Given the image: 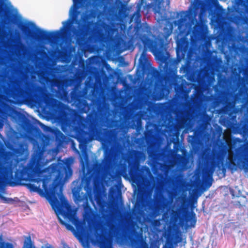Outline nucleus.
<instances>
[{
    "label": "nucleus",
    "mask_w": 248,
    "mask_h": 248,
    "mask_svg": "<svg viewBox=\"0 0 248 248\" xmlns=\"http://www.w3.org/2000/svg\"><path fill=\"white\" fill-rule=\"evenodd\" d=\"M44 149L38 145L33 152L29 163L27 166H19L17 169V162L10 153H6L3 156V160L0 161V188L1 187L3 180L7 181L9 186H15L23 185L22 181L30 180L37 183V185L28 183L26 186L31 192L41 191L40 185H44V181L39 178L43 172V155Z\"/></svg>",
    "instance_id": "obj_1"
},
{
    "label": "nucleus",
    "mask_w": 248,
    "mask_h": 248,
    "mask_svg": "<svg viewBox=\"0 0 248 248\" xmlns=\"http://www.w3.org/2000/svg\"><path fill=\"white\" fill-rule=\"evenodd\" d=\"M173 31V25L171 23H167L163 30V33L154 39L147 38L143 41L145 49L148 48L159 61L160 66H163L165 72L164 74L157 69L152 70V77L159 84L163 87L166 84H172L176 76L177 69L174 62L169 59V53L167 51L168 45L171 39H169Z\"/></svg>",
    "instance_id": "obj_2"
},
{
    "label": "nucleus",
    "mask_w": 248,
    "mask_h": 248,
    "mask_svg": "<svg viewBox=\"0 0 248 248\" xmlns=\"http://www.w3.org/2000/svg\"><path fill=\"white\" fill-rule=\"evenodd\" d=\"M20 78H13L4 73H0V93L7 96H18L33 103L42 101L41 87L31 80L35 76L28 74L27 70L20 71Z\"/></svg>",
    "instance_id": "obj_3"
},
{
    "label": "nucleus",
    "mask_w": 248,
    "mask_h": 248,
    "mask_svg": "<svg viewBox=\"0 0 248 248\" xmlns=\"http://www.w3.org/2000/svg\"><path fill=\"white\" fill-rule=\"evenodd\" d=\"M228 153V167L231 170H236L237 166L244 167L248 162V148L245 144L233 151L228 149L227 145L221 143L218 146L217 149L214 148L211 153L205 155V161L207 171L212 174L217 167L220 168L219 164L221 160Z\"/></svg>",
    "instance_id": "obj_4"
},
{
    "label": "nucleus",
    "mask_w": 248,
    "mask_h": 248,
    "mask_svg": "<svg viewBox=\"0 0 248 248\" xmlns=\"http://www.w3.org/2000/svg\"><path fill=\"white\" fill-rule=\"evenodd\" d=\"M195 9H191L187 13L185 12H182L181 17L177 20L173 22L175 26H177L180 35L184 34V36L179 38L178 35L176 39V61L177 62H180L182 60L184 59L186 55L188 53L189 49V42L186 35L187 34L186 31L187 28L186 21L187 18L191 17H195L197 13L196 9L198 8V6H194Z\"/></svg>",
    "instance_id": "obj_5"
},
{
    "label": "nucleus",
    "mask_w": 248,
    "mask_h": 248,
    "mask_svg": "<svg viewBox=\"0 0 248 248\" xmlns=\"http://www.w3.org/2000/svg\"><path fill=\"white\" fill-rule=\"evenodd\" d=\"M114 151L111 148L107 147L104 151V158L101 162H96L93 166L92 174L85 176L82 182L85 181V189L87 190L92 188V184L95 177H100L110 169L114 160Z\"/></svg>",
    "instance_id": "obj_6"
},
{
    "label": "nucleus",
    "mask_w": 248,
    "mask_h": 248,
    "mask_svg": "<svg viewBox=\"0 0 248 248\" xmlns=\"http://www.w3.org/2000/svg\"><path fill=\"white\" fill-rule=\"evenodd\" d=\"M48 170L52 174L56 173L53 184L52 194L53 196L59 195L57 190L62 193V187H60L64 181L68 179L72 174L73 170L70 163L62 161L58 163H53L48 167Z\"/></svg>",
    "instance_id": "obj_7"
},
{
    "label": "nucleus",
    "mask_w": 248,
    "mask_h": 248,
    "mask_svg": "<svg viewBox=\"0 0 248 248\" xmlns=\"http://www.w3.org/2000/svg\"><path fill=\"white\" fill-rule=\"evenodd\" d=\"M142 156L143 153L141 151L135 150H132L130 152L128 156V170L126 165L124 164L122 167L123 171L124 173L128 171V174L133 181L140 182L144 178L143 175L136 164V162L139 161Z\"/></svg>",
    "instance_id": "obj_8"
},
{
    "label": "nucleus",
    "mask_w": 248,
    "mask_h": 248,
    "mask_svg": "<svg viewBox=\"0 0 248 248\" xmlns=\"http://www.w3.org/2000/svg\"><path fill=\"white\" fill-rule=\"evenodd\" d=\"M108 118L105 109L100 106L93 108L88 114L85 124L88 130L92 133H96L98 131L99 123L105 122Z\"/></svg>",
    "instance_id": "obj_9"
},
{
    "label": "nucleus",
    "mask_w": 248,
    "mask_h": 248,
    "mask_svg": "<svg viewBox=\"0 0 248 248\" xmlns=\"http://www.w3.org/2000/svg\"><path fill=\"white\" fill-rule=\"evenodd\" d=\"M97 15V10L96 9H92L89 14L81 17V19L84 23L81 25L79 24L78 30L74 28L73 33L76 36V44L79 46H83L87 42L88 34L87 25L86 23L87 20L91 18L96 17Z\"/></svg>",
    "instance_id": "obj_10"
},
{
    "label": "nucleus",
    "mask_w": 248,
    "mask_h": 248,
    "mask_svg": "<svg viewBox=\"0 0 248 248\" xmlns=\"http://www.w3.org/2000/svg\"><path fill=\"white\" fill-rule=\"evenodd\" d=\"M71 100L77 109L81 113H88L91 106L83 98L82 91L75 89L70 93Z\"/></svg>",
    "instance_id": "obj_11"
},
{
    "label": "nucleus",
    "mask_w": 248,
    "mask_h": 248,
    "mask_svg": "<svg viewBox=\"0 0 248 248\" xmlns=\"http://www.w3.org/2000/svg\"><path fill=\"white\" fill-rule=\"evenodd\" d=\"M63 26L61 28L60 31H47L41 29H37V33L35 34V37L39 40H46L50 42L58 38L60 35V31H62L68 28L70 26L69 20L63 22Z\"/></svg>",
    "instance_id": "obj_12"
},
{
    "label": "nucleus",
    "mask_w": 248,
    "mask_h": 248,
    "mask_svg": "<svg viewBox=\"0 0 248 248\" xmlns=\"http://www.w3.org/2000/svg\"><path fill=\"white\" fill-rule=\"evenodd\" d=\"M61 214L69 221H71L75 226L79 234H81L85 229V222L81 221L76 217L73 210L69 206L66 207L65 210H62Z\"/></svg>",
    "instance_id": "obj_13"
},
{
    "label": "nucleus",
    "mask_w": 248,
    "mask_h": 248,
    "mask_svg": "<svg viewBox=\"0 0 248 248\" xmlns=\"http://www.w3.org/2000/svg\"><path fill=\"white\" fill-rule=\"evenodd\" d=\"M19 113L9 104L4 101H0V129L3 126V121L4 119L8 117L14 118Z\"/></svg>",
    "instance_id": "obj_14"
},
{
    "label": "nucleus",
    "mask_w": 248,
    "mask_h": 248,
    "mask_svg": "<svg viewBox=\"0 0 248 248\" xmlns=\"http://www.w3.org/2000/svg\"><path fill=\"white\" fill-rule=\"evenodd\" d=\"M177 78L176 75L173 82L171 84H174V90L176 93V95L179 99H184L188 96L190 90L187 88L188 84L185 80L182 81L180 84L175 81V79Z\"/></svg>",
    "instance_id": "obj_15"
},
{
    "label": "nucleus",
    "mask_w": 248,
    "mask_h": 248,
    "mask_svg": "<svg viewBox=\"0 0 248 248\" xmlns=\"http://www.w3.org/2000/svg\"><path fill=\"white\" fill-rule=\"evenodd\" d=\"M37 76L39 82L45 86L53 82L54 74L51 70H46L37 72Z\"/></svg>",
    "instance_id": "obj_16"
},
{
    "label": "nucleus",
    "mask_w": 248,
    "mask_h": 248,
    "mask_svg": "<svg viewBox=\"0 0 248 248\" xmlns=\"http://www.w3.org/2000/svg\"><path fill=\"white\" fill-rule=\"evenodd\" d=\"M180 72L188 80L191 82L195 81L196 78L193 74L191 67L188 65L187 63L182 66L180 69Z\"/></svg>",
    "instance_id": "obj_17"
},
{
    "label": "nucleus",
    "mask_w": 248,
    "mask_h": 248,
    "mask_svg": "<svg viewBox=\"0 0 248 248\" xmlns=\"http://www.w3.org/2000/svg\"><path fill=\"white\" fill-rule=\"evenodd\" d=\"M168 204V201L167 199H162L160 194H156L155 196L154 205L153 207L155 209L165 208Z\"/></svg>",
    "instance_id": "obj_18"
},
{
    "label": "nucleus",
    "mask_w": 248,
    "mask_h": 248,
    "mask_svg": "<svg viewBox=\"0 0 248 248\" xmlns=\"http://www.w3.org/2000/svg\"><path fill=\"white\" fill-rule=\"evenodd\" d=\"M88 133L84 130L79 129L76 132V139L79 143V146L86 143L88 141Z\"/></svg>",
    "instance_id": "obj_19"
},
{
    "label": "nucleus",
    "mask_w": 248,
    "mask_h": 248,
    "mask_svg": "<svg viewBox=\"0 0 248 248\" xmlns=\"http://www.w3.org/2000/svg\"><path fill=\"white\" fill-rule=\"evenodd\" d=\"M235 106V103L232 99H227L225 105L223 108V111L225 114H231Z\"/></svg>",
    "instance_id": "obj_20"
},
{
    "label": "nucleus",
    "mask_w": 248,
    "mask_h": 248,
    "mask_svg": "<svg viewBox=\"0 0 248 248\" xmlns=\"http://www.w3.org/2000/svg\"><path fill=\"white\" fill-rule=\"evenodd\" d=\"M4 3L3 0H0V15L2 18V21L4 23L6 22V19H7V17L5 14L6 12L5 8L3 7Z\"/></svg>",
    "instance_id": "obj_21"
},
{
    "label": "nucleus",
    "mask_w": 248,
    "mask_h": 248,
    "mask_svg": "<svg viewBox=\"0 0 248 248\" xmlns=\"http://www.w3.org/2000/svg\"><path fill=\"white\" fill-rule=\"evenodd\" d=\"M23 248H34L30 235L25 237Z\"/></svg>",
    "instance_id": "obj_22"
},
{
    "label": "nucleus",
    "mask_w": 248,
    "mask_h": 248,
    "mask_svg": "<svg viewBox=\"0 0 248 248\" xmlns=\"http://www.w3.org/2000/svg\"><path fill=\"white\" fill-rule=\"evenodd\" d=\"M93 211L89 206L85 208L84 218L87 220H90L92 218Z\"/></svg>",
    "instance_id": "obj_23"
},
{
    "label": "nucleus",
    "mask_w": 248,
    "mask_h": 248,
    "mask_svg": "<svg viewBox=\"0 0 248 248\" xmlns=\"http://www.w3.org/2000/svg\"><path fill=\"white\" fill-rule=\"evenodd\" d=\"M238 6H241L245 8L246 13L248 16V0H235Z\"/></svg>",
    "instance_id": "obj_24"
},
{
    "label": "nucleus",
    "mask_w": 248,
    "mask_h": 248,
    "mask_svg": "<svg viewBox=\"0 0 248 248\" xmlns=\"http://www.w3.org/2000/svg\"><path fill=\"white\" fill-rule=\"evenodd\" d=\"M73 196L75 198V200L78 202H81L85 199L84 196L80 195V191L78 189L73 192Z\"/></svg>",
    "instance_id": "obj_25"
},
{
    "label": "nucleus",
    "mask_w": 248,
    "mask_h": 248,
    "mask_svg": "<svg viewBox=\"0 0 248 248\" xmlns=\"http://www.w3.org/2000/svg\"><path fill=\"white\" fill-rule=\"evenodd\" d=\"M21 30L27 36H32L31 35V31L26 25H22L20 27Z\"/></svg>",
    "instance_id": "obj_26"
},
{
    "label": "nucleus",
    "mask_w": 248,
    "mask_h": 248,
    "mask_svg": "<svg viewBox=\"0 0 248 248\" xmlns=\"http://www.w3.org/2000/svg\"><path fill=\"white\" fill-rule=\"evenodd\" d=\"M82 0H73L74 3L73 6L75 10V13H78L77 10L80 8Z\"/></svg>",
    "instance_id": "obj_27"
},
{
    "label": "nucleus",
    "mask_w": 248,
    "mask_h": 248,
    "mask_svg": "<svg viewBox=\"0 0 248 248\" xmlns=\"http://www.w3.org/2000/svg\"><path fill=\"white\" fill-rule=\"evenodd\" d=\"M146 53L144 51H143L139 59V63L141 65H144L145 64V61L147 60Z\"/></svg>",
    "instance_id": "obj_28"
},
{
    "label": "nucleus",
    "mask_w": 248,
    "mask_h": 248,
    "mask_svg": "<svg viewBox=\"0 0 248 248\" xmlns=\"http://www.w3.org/2000/svg\"><path fill=\"white\" fill-rule=\"evenodd\" d=\"M190 221V226L192 227H194L195 226L196 223V219L195 217V214H194L193 217H190L189 218L186 219V221Z\"/></svg>",
    "instance_id": "obj_29"
},
{
    "label": "nucleus",
    "mask_w": 248,
    "mask_h": 248,
    "mask_svg": "<svg viewBox=\"0 0 248 248\" xmlns=\"http://www.w3.org/2000/svg\"><path fill=\"white\" fill-rule=\"evenodd\" d=\"M60 222H61L62 224H64L65 225V226L66 227L67 229H68L69 230H70V231L74 230L73 226L69 224L68 223H65L64 222L62 221L61 219L60 220Z\"/></svg>",
    "instance_id": "obj_30"
},
{
    "label": "nucleus",
    "mask_w": 248,
    "mask_h": 248,
    "mask_svg": "<svg viewBox=\"0 0 248 248\" xmlns=\"http://www.w3.org/2000/svg\"><path fill=\"white\" fill-rule=\"evenodd\" d=\"M136 15L137 22H138V20H139L140 21V18L141 17V15L139 11H137V12L136 13Z\"/></svg>",
    "instance_id": "obj_31"
},
{
    "label": "nucleus",
    "mask_w": 248,
    "mask_h": 248,
    "mask_svg": "<svg viewBox=\"0 0 248 248\" xmlns=\"http://www.w3.org/2000/svg\"><path fill=\"white\" fill-rule=\"evenodd\" d=\"M1 248H13V247L11 244H7L6 246H2Z\"/></svg>",
    "instance_id": "obj_32"
},
{
    "label": "nucleus",
    "mask_w": 248,
    "mask_h": 248,
    "mask_svg": "<svg viewBox=\"0 0 248 248\" xmlns=\"http://www.w3.org/2000/svg\"><path fill=\"white\" fill-rule=\"evenodd\" d=\"M206 186L207 187H209L211 186V185H212V182L209 181H206Z\"/></svg>",
    "instance_id": "obj_33"
},
{
    "label": "nucleus",
    "mask_w": 248,
    "mask_h": 248,
    "mask_svg": "<svg viewBox=\"0 0 248 248\" xmlns=\"http://www.w3.org/2000/svg\"><path fill=\"white\" fill-rule=\"evenodd\" d=\"M101 0H100L99 2H95L94 3V6L96 7H99L100 4V3L101 2Z\"/></svg>",
    "instance_id": "obj_34"
},
{
    "label": "nucleus",
    "mask_w": 248,
    "mask_h": 248,
    "mask_svg": "<svg viewBox=\"0 0 248 248\" xmlns=\"http://www.w3.org/2000/svg\"><path fill=\"white\" fill-rule=\"evenodd\" d=\"M162 0H158V8H160V4H161V2Z\"/></svg>",
    "instance_id": "obj_35"
},
{
    "label": "nucleus",
    "mask_w": 248,
    "mask_h": 248,
    "mask_svg": "<svg viewBox=\"0 0 248 248\" xmlns=\"http://www.w3.org/2000/svg\"><path fill=\"white\" fill-rule=\"evenodd\" d=\"M143 28H145V29H147V30L149 29V27H148V26H147L142 27L141 28V30H143Z\"/></svg>",
    "instance_id": "obj_36"
},
{
    "label": "nucleus",
    "mask_w": 248,
    "mask_h": 248,
    "mask_svg": "<svg viewBox=\"0 0 248 248\" xmlns=\"http://www.w3.org/2000/svg\"><path fill=\"white\" fill-rule=\"evenodd\" d=\"M171 248L169 246H166V245L163 246V248Z\"/></svg>",
    "instance_id": "obj_37"
},
{
    "label": "nucleus",
    "mask_w": 248,
    "mask_h": 248,
    "mask_svg": "<svg viewBox=\"0 0 248 248\" xmlns=\"http://www.w3.org/2000/svg\"><path fill=\"white\" fill-rule=\"evenodd\" d=\"M58 133L61 136H62L63 135L62 133V132H61L60 131H58Z\"/></svg>",
    "instance_id": "obj_38"
},
{
    "label": "nucleus",
    "mask_w": 248,
    "mask_h": 248,
    "mask_svg": "<svg viewBox=\"0 0 248 248\" xmlns=\"http://www.w3.org/2000/svg\"><path fill=\"white\" fill-rule=\"evenodd\" d=\"M222 171H223V172H224V173H225V171H226V170H225V168H223V169H222Z\"/></svg>",
    "instance_id": "obj_39"
},
{
    "label": "nucleus",
    "mask_w": 248,
    "mask_h": 248,
    "mask_svg": "<svg viewBox=\"0 0 248 248\" xmlns=\"http://www.w3.org/2000/svg\"><path fill=\"white\" fill-rule=\"evenodd\" d=\"M236 140L237 141H241V140H240V139H238V138L236 139Z\"/></svg>",
    "instance_id": "obj_40"
},
{
    "label": "nucleus",
    "mask_w": 248,
    "mask_h": 248,
    "mask_svg": "<svg viewBox=\"0 0 248 248\" xmlns=\"http://www.w3.org/2000/svg\"><path fill=\"white\" fill-rule=\"evenodd\" d=\"M0 196L2 198L5 199V198L3 197L0 194Z\"/></svg>",
    "instance_id": "obj_41"
},
{
    "label": "nucleus",
    "mask_w": 248,
    "mask_h": 248,
    "mask_svg": "<svg viewBox=\"0 0 248 248\" xmlns=\"http://www.w3.org/2000/svg\"><path fill=\"white\" fill-rule=\"evenodd\" d=\"M143 2V0H141V4H142Z\"/></svg>",
    "instance_id": "obj_42"
},
{
    "label": "nucleus",
    "mask_w": 248,
    "mask_h": 248,
    "mask_svg": "<svg viewBox=\"0 0 248 248\" xmlns=\"http://www.w3.org/2000/svg\"><path fill=\"white\" fill-rule=\"evenodd\" d=\"M62 131H64V128H63V127H62Z\"/></svg>",
    "instance_id": "obj_43"
}]
</instances>
